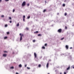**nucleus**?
<instances>
[{"instance_id":"43","label":"nucleus","mask_w":74,"mask_h":74,"mask_svg":"<svg viewBox=\"0 0 74 74\" xmlns=\"http://www.w3.org/2000/svg\"><path fill=\"white\" fill-rule=\"evenodd\" d=\"M1 0H0V2H1Z\"/></svg>"},{"instance_id":"31","label":"nucleus","mask_w":74,"mask_h":74,"mask_svg":"<svg viewBox=\"0 0 74 74\" xmlns=\"http://www.w3.org/2000/svg\"><path fill=\"white\" fill-rule=\"evenodd\" d=\"M63 39H64V37H63V38H62L61 39V40H63Z\"/></svg>"},{"instance_id":"44","label":"nucleus","mask_w":74,"mask_h":74,"mask_svg":"<svg viewBox=\"0 0 74 74\" xmlns=\"http://www.w3.org/2000/svg\"><path fill=\"white\" fill-rule=\"evenodd\" d=\"M60 74H62V73H60Z\"/></svg>"},{"instance_id":"12","label":"nucleus","mask_w":74,"mask_h":74,"mask_svg":"<svg viewBox=\"0 0 74 74\" xmlns=\"http://www.w3.org/2000/svg\"><path fill=\"white\" fill-rule=\"evenodd\" d=\"M42 49H45V47L44 46H43L42 47Z\"/></svg>"},{"instance_id":"40","label":"nucleus","mask_w":74,"mask_h":74,"mask_svg":"<svg viewBox=\"0 0 74 74\" xmlns=\"http://www.w3.org/2000/svg\"><path fill=\"white\" fill-rule=\"evenodd\" d=\"M23 21L24 22L25 21V18H23Z\"/></svg>"},{"instance_id":"26","label":"nucleus","mask_w":74,"mask_h":74,"mask_svg":"<svg viewBox=\"0 0 74 74\" xmlns=\"http://www.w3.org/2000/svg\"><path fill=\"white\" fill-rule=\"evenodd\" d=\"M26 29L27 30H29V28H28V27H27L26 28Z\"/></svg>"},{"instance_id":"15","label":"nucleus","mask_w":74,"mask_h":74,"mask_svg":"<svg viewBox=\"0 0 74 74\" xmlns=\"http://www.w3.org/2000/svg\"><path fill=\"white\" fill-rule=\"evenodd\" d=\"M34 33H38V31H36V32H34Z\"/></svg>"},{"instance_id":"6","label":"nucleus","mask_w":74,"mask_h":74,"mask_svg":"<svg viewBox=\"0 0 74 74\" xmlns=\"http://www.w3.org/2000/svg\"><path fill=\"white\" fill-rule=\"evenodd\" d=\"M7 55V54H3V57H6Z\"/></svg>"},{"instance_id":"1","label":"nucleus","mask_w":74,"mask_h":74,"mask_svg":"<svg viewBox=\"0 0 74 74\" xmlns=\"http://www.w3.org/2000/svg\"><path fill=\"white\" fill-rule=\"evenodd\" d=\"M20 36V41H22V37H23L24 36V35L23 34L20 33L19 34Z\"/></svg>"},{"instance_id":"18","label":"nucleus","mask_w":74,"mask_h":74,"mask_svg":"<svg viewBox=\"0 0 74 74\" xmlns=\"http://www.w3.org/2000/svg\"><path fill=\"white\" fill-rule=\"evenodd\" d=\"M7 34H10V32H7Z\"/></svg>"},{"instance_id":"23","label":"nucleus","mask_w":74,"mask_h":74,"mask_svg":"<svg viewBox=\"0 0 74 74\" xmlns=\"http://www.w3.org/2000/svg\"><path fill=\"white\" fill-rule=\"evenodd\" d=\"M45 47L47 46V43L45 44Z\"/></svg>"},{"instance_id":"22","label":"nucleus","mask_w":74,"mask_h":74,"mask_svg":"<svg viewBox=\"0 0 74 74\" xmlns=\"http://www.w3.org/2000/svg\"><path fill=\"white\" fill-rule=\"evenodd\" d=\"M9 18L10 20H11V17H9Z\"/></svg>"},{"instance_id":"20","label":"nucleus","mask_w":74,"mask_h":74,"mask_svg":"<svg viewBox=\"0 0 74 74\" xmlns=\"http://www.w3.org/2000/svg\"><path fill=\"white\" fill-rule=\"evenodd\" d=\"M4 39H7V37L5 36L4 38Z\"/></svg>"},{"instance_id":"19","label":"nucleus","mask_w":74,"mask_h":74,"mask_svg":"<svg viewBox=\"0 0 74 74\" xmlns=\"http://www.w3.org/2000/svg\"><path fill=\"white\" fill-rule=\"evenodd\" d=\"M38 36H41V34H38Z\"/></svg>"},{"instance_id":"36","label":"nucleus","mask_w":74,"mask_h":74,"mask_svg":"<svg viewBox=\"0 0 74 74\" xmlns=\"http://www.w3.org/2000/svg\"><path fill=\"white\" fill-rule=\"evenodd\" d=\"M4 52H5H5L7 53V51H4Z\"/></svg>"},{"instance_id":"16","label":"nucleus","mask_w":74,"mask_h":74,"mask_svg":"<svg viewBox=\"0 0 74 74\" xmlns=\"http://www.w3.org/2000/svg\"><path fill=\"white\" fill-rule=\"evenodd\" d=\"M65 4L64 3L63 4L62 6L63 7H65Z\"/></svg>"},{"instance_id":"5","label":"nucleus","mask_w":74,"mask_h":74,"mask_svg":"<svg viewBox=\"0 0 74 74\" xmlns=\"http://www.w3.org/2000/svg\"><path fill=\"white\" fill-rule=\"evenodd\" d=\"M65 47L66 49H69V46L68 45H66L65 46Z\"/></svg>"},{"instance_id":"17","label":"nucleus","mask_w":74,"mask_h":74,"mask_svg":"<svg viewBox=\"0 0 74 74\" xmlns=\"http://www.w3.org/2000/svg\"><path fill=\"white\" fill-rule=\"evenodd\" d=\"M19 23H18L17 24L16 26H19Z\"/></svg>"},{"instance_id":"21","label":"nucleus","mask_w":74,"mask_h":74,"mask_svg":"<svg viewBox=\"0 0 74 74\" xmlns=\"http://www.w3.org/2000/svg\"><path fill=\"white\" fill-rule=\"evenodd\" d=\"M41 64H39V65H38V67H41Z\"/></svg>"},{"instance_id":"13","label":"nucleus","mask_w":74,"mask_h":74,"mask_svg":"<svg viewBox=\"0 0 74 74\" xmlns=\"http://www.w3.org/2000/svg\"><path fill=\"white\" fill-rule=\"evenodd\" d=\"M30 18V16H29L27 17V19H29Z\"/></svg>"},{"instance_id":"10","label":"nucleus","mask_w":74,"mask_h":74,"mask_svg":"<svg viewBox=\"0 0 74 74\" xmlns=\"http://www.w3.org/2000/svg\"><path fill=\"white\" fill-rule=\"evenodd\" d=\"M10 69H14V66H12L10 68Z\"/></svg>"},{"instance_id":"8","label":"nucleus","mask_w":74,"mask_h":74,"mask_svg":"<svg viewBox=\"0 0 74 74\" xmlns=\"http://www.w3.org/2000/svg\"><path fill=\"white\" fill-rule=\"evenodd\" d=\"M49 63H47V68H48V66H49Z\"/></svg>"},{"instance_id":"37","label":"nucleus","mask_w":74,"mask_h":74,"mask_svg":"<svg viewBox=\"0 0 74 74\" xmlns=\"http://www.w3.org/2000/svg\"><path fill=\"white\" fill-rule=\"evenodd\" d=\"M27 69H30V68H29L28 67H27Z\"/></svg>"},{"instance_id":"24","label":"nucleus","mask_w":74,"mask_h":74,"mask_svg":"<svg viewBox=\"0 0 74 74\" xmlns=\"http://www.w3.org/2000/svg\"><path fill=\"white\" fill-rule=\"evenodd\" d=\"M64 15H65V16H66V15H67V13H65L64 14Z\"/></svg>"},{"instance_id":"42","label":"nucleus","mask_w":74,"mask_h":74,"mask_svg":"<svg viewBox=\"0 0 74 74\" xmlns=\"http://www.w3.org/2000/svg\"><path fill=\"white\" fill-rule=\"evenodd\" d=\"M70 49H72V47H70Z\"/></svg>"},{"instance_id":"34","label":"nucleus","mask_w":74,"mask_h":74,"mask_svg":"<svg viewBox=\"0 0 74 74\" xmlns=\"http://www.w3.org/2000/svg\"><path fill=\"white\" fill-rule=\"evenodd\" d=\"M35 41H36V40H33V42H35Z\"/></svg>"},{"instance_id":"3","label":"nucleus","mask_w":74,"mask_h":74,"mask_svg":"<svg viewBox=\"0 0 74 74\" xmlns=\"http://www.w3.org/2000/svg\"><path fill=\"white\" fill-rule=\"evenodd\" d=\"M62 30L61 29H59L58 31V32H59V33H61L62 32Z\"/></svg>"},{"instance_id":"35","label":"nucleus","mask_w":74,"mask_h":74,"mask_svg":"<svg viewBox=\"0 0 74 74\" xmlns=\"http://www.w3.org/2000/svg\"><path fill=\"white\" fill-rule=\"evenodd\" d=\"M26 66H27V64H26V65H25V67H26Z\"/></svg>"},{"instance_id":"27","label":"nucleus","mask_w":74,"mask_h":74,"mask_svg":"<svg viewBox=\"0 0 74 74\" xmlns=\"http://www.w3.org/2000/svg\"><path fill=\"white\" fill-rule=\"evenodd\" d=\"M23 18L25 19V16L24 15V16H23Z\"/></svg>"},{"instance_id":"9","label":"nucleus","mask_w":74,"mask_h":74,"mask_svg":"<svg viewBox=\"0 0 74 74\" xmlns=\"http://www.w3.org/2000/svg\"><path fill=\"white\" fill-rule=\"evenodd\" d=\"M19 67H22V65L21 64H20L19 66H18Z\"/></svg>"},{"instance_id":"32","label":"nucleus","mask_w":74,"mask_h":74,"mask_svg":"<svg viewBox=\"0 0 74 74\" xmlns=\"http://www.w3.org/2000/svg\"><path fill=\"white\" fill-rule=\"evenodd\" d=\"M9 0H5V1H9Z\"/></svg>"},{"instance_id":"41","label":"nucleus","mask_w":74,"mask_h":74,"mask_svg":"<svg viewBox=\"0 0 74 74\" xmlns=\"http://www.w3.org/2000/svg\"><path fill=\"white\" fill-rule=\"evenodd\" d=\"M49 62H50V61H51V60H49Z\"/></svg>"},{"instance_id":"45","label":"nucleus","mask_w":74,"mask_h":74,"mask_svg":"<svg viewBox=\"0 0 74 74\" xmlns=\"http://www.w3.org/2000/svg\"><path fill=\"white\" fill-rule=\"evenodd\" d=\"M48 74H50L49 73H48Z\"/></svg>"},{"instance_id":"38","label":"nucleus","mask_w":74,"mask_h":74,"mask_svg":"<svg viewBox=\"0 0 74 74\" xmlns=\"http://www.w3.org/2000/svg\"><path fill=\"white\" fill-rule=\"evenodd\" d=\"M64 74H66V72H65L64 73Z\"/></svg>"},{"instance_id":"25","label":"nucleus","mask_w":74,"mask_h":74,"mask_svg":"<svg viewBox=\"0 0 74 74\" xmlns=\"http://www.w3.org/2000/svg\"><path fill=\"white\" fill-rule=\"evenodd\" d=\"M1 17H2V18H3H3H4V16L3 15L1 16Z\"/></svg>"},{"instance_id":"11","label":"nucleus","mask_w":74,"mask_h":74,"mask_svg":"<svg viewBox=\"0 0 74 74\" xmlns=\"http://www.w3.org/2000/svg\"><path fill=\"white\" fill-rule=\"evenodd\" d=\"M7 26H8V25H7V24H6L5 25V27H7Z\"/></svg>"},{"instance_id":"4","label":"nucleus","mask_w":74,"mask_h":74,"mask_svg":"<svg viewBox=\"0 0 74 74\" xmlns=\"http://www.w3.org/2000/svg\"><path fill=\"white\" fill-rule=\"evenodd\" d=\"M34 56L35 58H37V54H36V53H34Z\"/></svg>"},{"instance_id":"2","label":"nucleus","mask_w":74,"mask_h":74,"mask_svg":"<svg viewBox=\"0 0 74 74\" xmlns=\"http://www.w3.org/2000/svg\"><path fill=\"white\" fill-rule=\"evenodd\" d=\"M25 5H26V2L24 1L22 4V6H23H23H25Z\"/></svg>"},{"instance_id":"33","label":"nucleus","mask_w":74,"mask_h":74,"mask_svg":"<svg viewBox=\"0 0 74 74\" xmlns=\"http://www.w3.org/2000/svg\"><path fill=\"white\" fill-rule=\"evenodd\" d=\"M10 23H12V21H10Z\"/></svg>"},{"instance_id":"7","label":"nucleus","mask_w":74,"mask_h":74,"mask_svg":"<svg viewBox=\"0 0 74 74\" xmlns=\"http://www.w3.org/2000/svg\"><path fill=\"white\" fill-rule=\"evenodd\" d=\"M70 69V66H69L66 69V70H69Z\"/></svg>"},{"instance_id":"29","label":"nucleus","mask_w":74,"mask_h":74,"mask_svg":"<svg viewBox=\"0 0 74 74\" xmlns=\"http://www.w3.org/2000/svg\"><path fill=\"white\" fill-rule=\"evenodd\" d=\"M13 12H15V9H13Z\"/></svg>"},{"instance_id":"14","label":"nucleus","mask_w":74,"mask_h":74,"mask_svg":"<svg viewBox=\"0 0 74 74\" xmlns=\"http://www.w3.org/2000/svg\"><path fill=\"white\" fill-rule=\"evenodd\" d=\"M47 11V10L46 9H45L44 11H43V12H45V11Z\"/></svg>"},{"instance_id":"28","label":"nucleus","mask_w":74,"mask_h":74,"mask_svg":"<svg viewBox=\"0 0 74 74\" xmlns=\"http://www.w3.org/2000/svg\"><path fill=\"white\" fill-rule=\"evenodd\" d=\"M29 5H30V4H29V3H28L27 5V6H29Z\"/></svg>"},{"instance_id":"39","label":"nucleus","mask_w":74,"mask_h":74,"mask_svg":"<svg viewBox=\"0 0 74 74\" xmlns=\"http://www.w3.org/2000/svg\"><path fill=\"white\" fill-rule=\"evenodd\" d=\"M16 74H19V73H18V72H16Z\"/></svg>"},{"instance_id":"30","label":"nucleus","mask_w":74,"mask_h":74,"mask_svg":"<svg viewBox=\"0 0 74 74\" xmlns=\"http://www.w3.org/2000/svg\"><path fill=\"white\" fill-rule=\"evenodd\" d=\"M65 29H67V27L66 26L65 27Z\"/></svg>"}]
</instances>
